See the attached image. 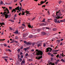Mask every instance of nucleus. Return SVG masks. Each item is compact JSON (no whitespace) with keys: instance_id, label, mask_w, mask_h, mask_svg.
Here are the masks:
<instances>
[{"instance_id":"56","label":"nucleus","mask_w":65,"mask_h":65,"mask_svg":"<svg viewBox=\"0 0 65 65\" xmlns=\"http://www.w3.org/2000/svg\"><path fill=\"white\" fill-rule=\"evenodd\" d=\"M1 45L2 46H3V44H1Z\"/></svg>"},{"instance_id":"61","label":"nucleus","mask_w":65,"mask_h":65,"mask_svg":"<svg viewBox=\"0 0 65 65\" xmlns=\"http://www.w3.org/2000/svg\"><path fill=\"white\" fill-rule=\"evenodd\" d=\"M51 61H52L53 60V58H52V57H51Z\"/></svg>"},{"instance_id":"33","label":"nucleus","mask_w":65,"mask_h":65,"mask_svg":"<svg viewBox=\"0 0 65 65\" xmlns=\"http://www.w3.org/2000/svg\"><path fill=\"white\" fill-rule=\"evenodd\" d=\"M24 46H25V47H26V46H27V44H24Z\"/></svg>"},{"instance_id":"6","label":"nucleus","mask_w":65,"mask_h":65,"mask_svg":"<svg viewBox=\"0 0 65 65\" xmlns=\"http://www.w3.org/2000/svg\"><path fill=\"white\" fill-rule=\"evenodd\" d=\"M5 10V11L6 10H7L8 12H7V11L5 12H6V14H8V13H9V10H8V9L7 8H6V10Z\"/></svg>"},{"instance_id":"55","label":"nucleus","mask_w":65,"mask_h":65,"mask_svg":"<svg viewBox=\"0 0 65 65\" xmlns=\"http://www.w3.org/2000/svg\"><path fill=\"white\" fill-rule=\"evenodd\" d=\"M43 46L44 47H45V44H43Z\"/></svg>"},{"instance_id":"38","label":"nucleus","mask_w":65,"mask_h":65,"mask_svg":"<svg viewBox=\"0 0 65 65\" xmlns=\"http://www.w3.org/2000/svg\"><path fill=\"white\" fill-rule=\"evenodd\" d=\"M33 33H35V30H33Z\"/></svg>"},{"instance_id":"28","label":"nucleus","mask_w":65,"mask_h":65,"mask_svg":"<svg viewBox=\"0 0 65 65\" xmlns=\"http://www.w3.org/2000/svg\"><path fill=\"white\" fill-rule=\"evenodd\" d=\"M37 31L38 32H40V29H38L37 30Z\"/></svg>"},{"instance_id":"31","label":"nucleus","mask_w":65,"mask_h":65,"mask_svg":"<svg viewBox=\"0 0 65 65\" xmlns=\"http://www.w3.org/2000/svg\"><path fill=\"white\" fill-rule=\"evenodd\" d=\"M19 60H20V62H22V59L21 58H20L19 59Z\"/></svg>"},{"instance_id":"45","label":"nucleus","mask_w":65,"mask_h":65,"mask_svg":"<svg viewBox=\"0 0 65 65\" xmlns=\"http://www.w3.org/2000/svg\"><path fill=\"white\" fill-rule=\"evenodd\" d=\"M59 57V54H58L57 56H56V57L58 58Z\"/></svg>"},{"instance_id":"19","label":"nucleus","mask_w":65,"mask_h":65,"mask_svg":"<svg viewBox=\"0 0 65 65\" xmlns=\"http://www.w3.org/2000/svg\"><path fill=\"white\" fill-rule=\"evenodd\" d=\"M61 61L62 62H64V63L65 62V60H64L63 59H61Z\"/></svg>"},{"instance_id":"11","label":"nucleus","mask_w":65,"mask_h":65,"mask_svg":"<svg viewBox=\"0 0 65 65\" xmlns=\"http://www.w3.org/2000/svg\"><path fill=\"white\" fill-rule=\"evenodd\" d=\"M14 33L15 34H18L19 33V31H18V30H16L15 32H14Z\"/></svg>"},{"instance_id":"64","label":"nucleus","mask_w":65,"mask_h":65,"mask_svg":"<svg viewBox=\"0 0 65 65\" xmlns=\"http://www.w3.org/2000/svg\"><path fill=\"white\" fill-rule=\"evenodd\" d=\"M51 57H53V56H54V55H53V54H51Z\"/></svg>"},{"instance_id":"35","label":"nucleus","mask_w":65,"mask_h":65,"mask_svg":"<svg viewBox=\"0 0 65 65\" xmlns=\"http://www.w3.org/2000/svg\"><path fill=\"white\" fill-rule=\"evenodd\" d=\"M25 34H23V37H26V36H25Z\"/></svg>"},{"instance_id":"12","label":"nucleus","mask_w":65,"mask_h":65,"mask_svg":"<svg viewBox=\"0 0 65 65\" xmlns=\"http://www.w3.org/2000/svg\"><path fill=\"white\" fill-rule=\"evenodd\" d=\"M5 13H6V12H4L3 13L2 12H1V14H2L3 15H4Z\"/></svg>"},{"instance_id":"15","label":"nucleus","mask_w":65,"mask_h":65,"mask_svg":"<svg viewBox=\"0 0 65 65\" xmlns=\"http://www.w3.org/2000/svg\"><path fill=\"white\" fill-rule=\"evenodd\" d=\"M33 37V36L32 35H30L29 36V38H31Z\"/></svg>"},{"instance_id":"62","label":"nucleus","mask_w":65,"mask_h":65,"mask_svg":"<svg viewBox=\"0 0 65 65\" xmlns=\"http://www.w3.org/2000/svg\"><path fill=\"white\" fill-rule=\"evenodd\" d=\"M8 51L9 52H11V51L10 49H8Z\"/></svg>"},{"instance_id":"53","label":"nucleus","mask_w":65,"mask_h":65,"mask_svg":"<svg viewBox=\"0 0 65 65\" xmlns=\"http://www.w3.org/2000/svg\"><path fill=\"white\" fill-rule=\"evenodd\" d=\"M1 4H3V2L2 1H1Z\"/></svg>"},{"instance_id":"24","label":"nucleus","mask_w":65,"mask_h":65,"mask_svg":"<svg viewBox=\"0 0 65 65\" xmlns=\"http://www.w3.org/2000/svg\"><path fill=\"white\" fill-rule=\"evenodd\" d=\"M28 61H29V62H30V61H33V60H32L31 59H29L28 60Z\"/></svg>"},{"instance_id":"29","label":"nucleus","mask_w":65,"mask_h":65,"mask_svg":"<svg viewBox=\"0 0 65 65\" xmlns=\"http://www.w3.org/2000/svg\"><path fill=\"white\" fill-rule=\"evenodd\" d=\"M18 38H19L18 37V36H16L15 37V39H18Z\"/></svg>"},{"instance_id":"58","label":"nucleus","mask_w":65,"mask_h":65,"mask_svg":"<svg viewBox=\"0 0 65 65\" xmlns=\"http://www.w3.org/2000/svg\"><path fill=\"white\" fill-rule=\"evenodd\" d=\"M63 44V43L62 42H61V43L60 44V45H62Z\"/></svg>"},{"instance_id":"13","label":"nucleus","mask_w":65,"mask_h":65,"mask_svg":"<svg viewBox=\"0 0 65 65\" xmlns=\"http://www.w3.org/2000/svg\"><path fill=\"white\" fill-rule=\"evenodd\" d=\"M61 12V11H60V10H58V11L57 12V11L56 12V15H57L58 14L57 13H59V12Z\"/></svg>"},{"instance_id":"59","label":"nucleus","mask_w":65,"mask_h":65,"mask_svg":"<svg viewBox=\"0 0 65 65\" xmlns=\"http://www.w3.org/2000/svg\"><path fill=\"white\" fill-rule=\"evenodd\" d=\"M35 18H32V21H33V20H34L35 19Z\"/></svg>"},{"instance_id":"49","label":"nucleus","mask_w":65,"mask_h":65,"mask_svg":"<svg viewBox=\"0 0 65 65\" xmlns=\"http://www.w3.org/2000/svg\"><path fill=\"white\" fill-rule=\"evenodd\" d=\"M14 42H15V43H18V42L16 41H14Z\"/></svg>"},{"instance_id":"37","label":"nucleus","mask_w":65,"mask_h":65,"mask_svg":"<svg viewBox=\"0 0 65 65\" xmlns=\"http://www.w3.org/2000/svg\"><path fill=\"white\" fill-rule=\"evenodd\" d=\"M9 9H11V10H12V8L11 7H9Z\"/></svg>"},{"instance_id":"50","label":"nucleus","mask_w":65,"mask_h":65,"mask_svg":"<svg viewBox=\"0 0 65 65\" xmlns=\"http://www.w3.org/2000/svg\"><path fill=\"white\" fill-rule=\"evenodd\" d=\"M27 50H28L30 49V46H29L28 47H27L26 48Z\"/></svg>"},{"instance_id":"54","label":"nucleus","mask_w":65,"mask_h":65,"mask_svg":"<svg viewBox=\"0 0 65 65\" xmlns=\"http://www.w3.org/2000/svg\"><path fill=\"white\" fill-rule=\"evenodd\" d=\"M34 51V49H32L31 50V52H33Z\"/></svg>"},{"instance_id":"52","label":"nucleus","mask_w":65,"mask_h":65,"mask_svg":"<svg viewBox=\"0 0 65 65\" xmlns=\"http://www.w3.org/2000/svg\"><path fill=\"white\" fill-rule=\"evenodd\" d=\"M46 29H48L49 30L50 29V28L47 27H46Z\"/></svg>"},{"instance_id":"1","label":"nucleus","mask_w":65,"mask_h":65,"mask_svg":"<svg viewBox=\"0 0 65 65\" xmlns=\"http://www.w3.org/2000/svg\"><path fill=\"white\" fill-rule=\"evenodd\" d=\"M36 51L37 52L36 53V54L37 55H41L42 56L43 54V52L40 50L38 51V50L36 49Z\"/></svg>"},{"instance_id":"3","label":"nucleus","mask_w":65,"mask_h":65,"mask_svg":"<svg viewBox=\"0 0 65 65\" xmlns=\"http://www.w3.org/2000/svg\"><path fill=\"white\" fill-rule=\"evenodd\" d=\"M24 43H26L27 45H31V44H32V43H31V42H27V41H24Z\"/></svg>"},{"instance_id":"4","label":"nucleus","mask_w":65,"mask_h":65,"mask_svg":"<svg viewBox=\"0 0 65 65\" xmlns=\"http://www.w3.org/2000/svg\"><path fill=\"white\" fill-rule=\"evenodd\" d=\"M18 9H19V7H17V8H16L14 9H13V10H12V12H13L14 11H15L14 13L16 12V10H18Z\"/></svg>"},{"instance_id":"5","label":"nucleus","mask_w":65,"mask_h":65,"mask_svg":"<svg viewBox=\"0 0 65 65\" xmlns=\"http://www.w3.org/2000/svg\"><path fill=\"white\" fill-rule=\"evenodd\" d=\"M52 50V49L50 48H46L47 51L46 52H48L50 51V50Z\"/></svg>"},{"instance_id":"41","label":"nucleus","mask_w":65,"mask_h":65,"mask_svg":"<svg viewBox=\"0 0 65 65\" xmlns=\"http://www.w3.org/2000/svg\"><path fill=\"white\" fill-rule=\"evenodd\" d=\"M27 49L26 48H24V51H27Z\"/></svg>"},{"instance_id":"30","label":"nucleus","mask_w":65,"mask_h":65,"mask_svg":"<svg viewBox=\"0 0 65 65\" xmlns=\"http://www.w3.org/2000/svg\"><path fill=\"white\" fill-rule=\"evenodd\" d=\"M23 13L21 14L23 15H25V13L24 12H22Z\"/></svg>"},{"instance_id":"18","label":"nucleus","mask_w":65,"mask_h":65,"mask_svg":"<svg viewBox=\"0 0 65 65\" xmlns=\"http://www.w3.org/2000/svg\"><path fill=\"white\" fill-rule=\"evenodd\" d=\"M53 30L54 31H55L57 30V29L56 28H54L53 29Z\"/></svg>"},{"instance_id":"40","label":"nucleus","mask_w":65,"mask_h":65,"mask_svg":"<svg viewBox=\"0 0 65 65\" xmlns=\"http://www.w3.org/2000/svg\"><path fill=\"white\" fill-rule=\"evenodd\" d=\"M18 59H19V58H20V55H18Z\"/></svg>"},{"instance_id":"14","label":"nucleus","mask_w":65,"mask_h":65,"mask_svg":"<svg viewBox=\"0 0 65 65\" xmlns=\"http://www.w3.org/2000/svg\"><path fill=\"white\" fill-rule=\"evenodd\" d=\"M56 41L57 42V43H58V44H59V43H60V40H57Z\"/></svg>"},{"instance_id":"42","label":"nucleus","mask_w":65,"mask_h":65,"mask_svg":"<svg viewBox=\"0 0 65 65\" xmlns=\"http://www.w3.org/2000/svg\"><path fill=\"white\" fill-rule=\"evenodd\" d=\"M24 57V56L23 55H22L21 56V58H23Z\"/></svg>"},{"instance_id":"51","label":"nucleus","mask_w":65,"mask_h":65,"mask_svg":"<svg viewBox=\"0 0 65 65\" xmlns=\"http://www.w3.org/2000/svg\"><path fill=\"white\" fill-rule=\"evenodd\" d=\"M5 4H6V5H9V4L6 3V2H5Z\"/></svg>"},{"instance_id":"20","label":"nucleus","mask_w":65,"mask_h":65,"mask_svg":"<svg viewBox=\"0 0 65 65\" xmlns=\"http://www.w3.org/2000/svg\"><path fill=\"white\" fill-rule=\"evenodd\" d=\"M41 34H42V35H45V32H42Z\"/></svg>"},{"instance_id":"16","label":"nucleus","mask_w":65,"mask_h":65,"mask_svg":"<svg viewBox=\"0 0 65 65\" xmlns=\"http://www.w3.org/2000/svg\"><path fill=\"white\" fill-rule=\"evenodd\" d=\"M17 7H19V9H18L17 10H17V12H20L21 11V10L19 9V6Z\"/></svg>"},{"instance_id":"47","label":"nucleus","mask_w":65,"mask_h":65,"mask_svg":"<svg viewBox=\"0 0 65 65\" xmlns=\"http://www.w3.org/2000/svg\"><path fill=\"white\" fill-rule=\"evenodd\" d=\"M41 45V44H38L37 46L38 47H39V46H40Z\"/></svg>"},{"instance_id":"34","label":"nucleus","mask_w":65,"mask_h":65,"mask_svg":"<svg viewBox=\"0 0 65 65\" xmlns=\"http://www.w3.org/2000/svg\"><path fill=\"white\" fill-rule=\"evenodd\" d=\"M4 45L5 46H7V44H4Z\"/></svg>"},{"instance_id":"2","label":"nucleus","mask_w":65,"mask_h":65,"mask_svg":"<svg viewBox=\"0 0 65 65\" xmlns=\"http://www.w3.org/2000/svg\"><path fill=\"white\" fill-rule=\"evenodd\" d=\"M62 15V14H61V13L60 12L58 15H57V17L56 16H55V17H55V18H56V19H60H60H62L63 17L62 16L61 17H61Z\"/></svg>"},{"instance_id":"23","label":"nucleus","mask_w":65,"mask_h":65,"mask_svg":"<svg viewBox=\"0 0 65 65\" xmlns=\"http://www.w3.org/2000/svg\"><path fill=\"white\" fill-rule=\"evenodd\" d=\"M14 42V40H13L12 41L10 42V43H13V42Z\"/></svg>"},{"instance_id":"44","label":"nucleus","mask_w":65,"mask_h":65,"mask_svg":"<svg viewBox=\"0 0 65 65\" xmlns=\"http://www.w3.org/2000/svg\"><path fill=\"white\" fill-rule=\"evenodd\" d=\"M28 54L27 53L25 54V56H28Z\"/></svg>"},{"instance_id":"8","label":"nucleus","mask_w":65,"mask_h":65,"mask_svg":"<svg viewBox=\"0 0 65 65\" xmlns=\"http://www.w3.org/2000/svg\"><path fill=\"white\" fill-rule=\"evenodd\" d=\"M6 13H5L4 15H5L6 18V19H7L8 17V15L7 14H6Z\"/></svg>"},{"instance_id":"27","label":"nucleus","mask_w":65,"mask_h":65,"mask_svg":"<svg viewBox=\"0 0 65 65\" xmlns=\"http://www.w3.org/2000/svg\"><path fill=\"white\" fill-rule=\"evenodd\" d=\"M56 23H60V22L59 20H58V21H57V22Z\"/></svg>"},{"instance_id":"43","label":"nucleus","mask_w":65,"mask_h":65,"mask_svg":"<svg viewBox=\"0 0 65 65\" xmlns=\"http://www.w3.org/2000/svg\"><path fill=\"white\" fill-rule=\"evenodd\" d=\"M61 56H59V59H61Z\"/></svg>"},{"instance_id":"7","label":"nucleus","mask_w":65,"mask_h":65,"mask_svg":"<svg viewBox=\"0 0 65 65\" xmlns=\"http://www.w3.org/2000/svg\"><path fill=\"white\" fill-rule=\"evenodd\" d=\"M21 64L22 65H25V61L23 60L21 63Z\"/></svg>"},{"instance_id":"57","label":"nucleus","mask_w":65,"mask_h":65,"mask_svg":"<svg viewBox=\"0 0 65 65\" xmlns=\"http://www.w3.org/2000/svg\"><path fill=\"white\" fill-rule=\"evenodd\" d=\"M23 46H22L21 48V50H22V49H23Z\"/></svg>"},{"instance_id":"10","label":"nucleus","mask_w":65,"mask_h":65,"mask_svg":"<svg viewBox=\"0 0 65 65\" xmlns=\"http://www.w3.org/2000/svg\"><path fill=\"white\" fill-rule=\"evenodd\" d=\"M46 24L44 23H42L40 24V26H46Z\"/></svg>"},{"instance_id":"63","label":"nucleus","mask_w":65,"mask_h":65,"mask_svg":"<svg viewBox=\"0 0 65 65\" xmlns=\"http://www.w3.org/2000/svg\"><path fill=\"white\" fill-rule=\"evenodd\" d=\"M2 8L3 9H5V8L6 7H2Z\"/></svg>"},{"instance_id":"36","label":"nucleus","mask_w":65,"mask_h":65,"mask_svg":"<svg viewBox=\"0 0 65 65\" xmlns=\"http://www.w3.org/2000/svg\"><path fill=\"white\" fill-rule=\"evenodd\" d=\"M0 24L1 25H4V23L3 22L2 23H0Z\"/></svg>"},{"instance_id":"25","label":"nucleus","mask_w":65,"mask_h":65,"mask_svg":"<svg viewBox=\"0 0 65 65\" xmlns=\"http://www.w3.org/2000/svg\"><path fill=\"white\" fill-rule=\"evenodd\" d=\"M42 22H44V23H45V19H43V20L42 21Z\"/></svg>"},{"instance_id":"46","label":"nucleus","mask_w":65,"mask_h":65,"mask_svg":"<svg viewBox=\"0 0 65 65\" xmlns=\"http://www.w3.org/2000/svg\"><path fill=\"white\" fill-rule=\"evenodd\" d=\"M17 51L18 52H19L20 51V49H18Z\"/></svg>"},{"instance_id":"22","label":"nucleus","mask_w":65,"mask_h":65,"mask_svg":"<svg viewBox=\"0 0 65 65\" xmlns=\"http://www.w3.org/2000/svg\"><path fill=\"white\" fill-rule=\"evenodd\" d=\"M54 21H55L54 22H55V23H57V19H55L54 20Z\"/></svg>"},{"instance_id":"39","label":"nucleus","mask_w":65,"mask_h":65,"mask_svg":"<svg viewBox=\"0 0 65 65\" xmlns=\"http://www.w3.org/2000/svg\"><path fill=\"white\" fill-rule=\"evenodd\" d=\"M60 22H64V21H63V20H61L60 21Z\"/></svg>"},{"instance_id":"9","label":"nucleus","mask_w":65,"mask_h":65,"mask_svg":"<svg viewBox=\"0 0 65 65\" xmlns=\"http://www.w3.org/2000/svg\"><path fill=\"white\" fill-rule=\"evenodd\" d=\"M42 58V56H39V57L38 58L37 57H36V59H38V60H39V59H41Z\"/></svg>"},{"instance_id":"17","label":"nucleus","mask_w":65,"mask_h":65,"mask_svg":"<svg viewBox=\"0 0 65 65\" xmlns=\"http://www.w3.org/2000/svg\"><path fill=\"white\" fill-rule=\"evenodd\" d=\"M60 56H62V57H65V55H64V54H63V53H62V54H61L60 55Z\"/></svg>"},{"instance_id":"48","label":"nucleus","mask_w":65,"mask_h":65,"mask_svg":"<svg viewBox=\"0 0 65 65\" xmlns=\"http://www.w3.org/2000/svg\"><path fill=\"white\" fill-rule=\"evenodd\" d=\"M44 3V2H43L42 1L41 2V3H41L42 4H43V3Z\"/></svg>"},{"instance_id":"32","label":"nucleus","mask_w":65,"mask_h":65,"mask_svg":"<svg viewBox=\"0 0 65 65\" xmlns=\"http://www.w3.org/2000/svg\"><path fill=\"white\" fill-rule=\"evenodd\" d=\"M62 3V1H60L59 2V4H61V3Z\"/></svg>"},{"instance_id":"26","label":"nucleus","mask_w":65,"mask_h":65,"mask_svg":"<svg viewBox=\"0 0 65 65\" xmlns=\"http://www.w3.org/2000/svg\"><path fill=\"white\" fill-rule=\"evenodd\" d=\"M26 12H27L26 13H27V14H28L29 12H29L28 11H27V10H26Z\"/></svg>"},{"instance_id":"60","label":"nucleus","mask_w":65,"mask_h":65,"mask_svg":"<svg viewBox=\"0 0 65 65\" xmlns=\"http://www.w3.org/2000/svg\"><path fill=\"white\" fill-rule=\"evenodd\" d=\"M48 55H51V53H48Z\"/></svg>"},{"instance_id":"21","label":"nucleus","mask_w":65,"mask_h":65,"mask_svg":"<svg viewBox=\"0 0 65 65\" xmlns=\"http://www.w3.org/2000/svg\"><path fill=\"white\" fill-rule=\"evenodd\" d=\"M28 26L29 28H32V27H33L32 26V27H31V26L30 24H29L28 25Z\"/></svg>"}]
</instances>
